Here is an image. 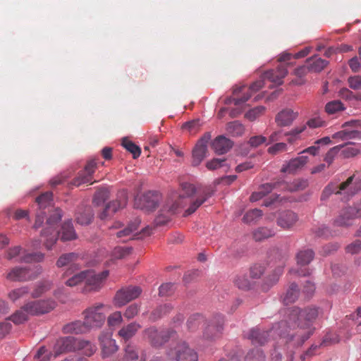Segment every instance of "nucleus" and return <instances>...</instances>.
<instances>
[{"label":"nucleus","instance_id":"1","mask_svg":"<svg viewBox=\"0 0 361 361\" xmlns=\"http://www.w3.org/2000/svg\"><path fill=\"white\" fill-rule=\"evenodd\" d=\"M319 313L320 310L314 306L303 309L294 307L289 311L288 321L279 322L269 331L252 329L247 338L252 344L262 345L269 341L270 336L277 334L280 345L293 342V345H301L314 334L315 327L313 324Z\"/></svg>","mask_w":361,"mask_h":361},{"label":"nucleus","instance_id":"2","mask_svg":"<svg viewBox=\"0 0 361 361\" xmlns=\"http://www.w3.org/2000/svg\"><path fill=\"white\" fill-rule=\"evenodd\" d=\"M109 310V307L99 303L83 311L84 320L90 330L102 327L106 320V314Z\"/></svg>","mask_w":361,"mask_h":361},{"label":"nucleus","instance_id":"3","mask_svg":"<svg viewBox=\"0 0 361 361\" xmlns=\"http://www.w3.org/2000/svg\"><path fill=\"white\" fill-rule=\"evenodd\" d=\"M176 331L172 329L158 330L150 327L144 331V338L154 347H161L171 338H175Z\"/></svg>","mask_w":361,"mask_h":361},{"label":"nucleus","instance_id":"4","mask_svg":"<svg viewBox=\"0 0 361 361\" xmlns=\"http://www.w3.org/2000/svg\"><path fill=\"white\" fill-rule=\"evenodd\" d=\"M61 217L62 212L57 208L54 209L47 221L48 227L42 231V237L45 238L44 243L48 250H50L57 240L59 233L53 226L61 219Z\"/></svg>","mask_w":361,"mask_h":361},{"label":"nucleus","instance_id":"5","mask_svg":"<svg viewBox=\"0 0 361 361\" xmlns=\"http://www.w3.org/2000/svg\"><path fill=\"white\" fill-rule=\"evenodd\" d=\"M195 186L189 183L181 184V194L178 197H173L169 201L166 205L168 212L171 214H175L179 208L183 207L188 202V197L195 192Z\"/></svg>","mask_w":361,"mask_h":361},{"label":"nucleus","instance_id":"6","mask_svg":"<svg viewBox=\"0 0 361 361\" xmlns=\"http://www.w3.org/2000/svg\"><path fill=\"white\" fill-rule=\"evenodd\" d=\"M41 273V267L37 266L35 269L31 267H16L11 269L6 274V279L11 281H26L35 279Z\"/></svg>","mask_w":361,"mask_h":361},{"label":"nucleus","instance_id":"7","mask_svg":"<svg viewBox=\"0 0 361 361\" xmlns=\"http://www.w3.org/2000/svg\"><path fill=\"white\" fill-rule=\"evenodd\" d=\"M307 185V183L304 180H295L292 183H286L284 181H279L275 183L263 184L259 190H260L264 195L271 192L275 188H280L281 190L294 192L300 190L305 189Z\"/></svg>","mask_w":361,"mask_h":361},{"label":"nucleus","instance_id":"8","mask_svg":"<svg viewBox=\"0 0 361 361\" xmlns=\"http://www.w3.org/2000/svg\"><path fill=\"white\" fill-rule=\"evenodd\" d=\"M168 356L176 361H197L198 359L197 353L185 342L178 343L174 349L168 352Z\"/></svg>","mask_w":361,"mask_h":361},{"label":"nucleus","instance_id":"9","mask_svg":"<svg viewBox=\"0 0 361 361\" xmlns=\"http://www.w3.org/2000/svg\"><path fill=\"white\" fill-rule=\"evenodd\" d=\"M338 185L340 195L348 200L361 191V178L353 175Z\"/></svg>","mask_w":361,"mask_h":361},{"label":"nucleus","instance_id":"10","mask_svg":"<svg viewBox=\"0 0 361 361\" xmlns=\"http://www.w3.org/2000/svg\"><path fill=\"white\" fill-rule=\"evenodd\" d=\"M55 307V301L47 300L28 302L23 306V309L29 314L38 315L48 313Z\"/></svg>","mask_w":361,"mask_h":361},{"label":"nucleus","instance_id":"11","mask_svg":"<svg viewBox=\"0 0 361 361\" xmlns=\"http://www.w3.org/2000/svg\"><path fill=\"white\" fill-rule=\"evenodd\" d=\"M142 293V289L139 286H129L118 290L115 297V305L118 307L125 305L130 301L136 299Z\"/></svg>","mask_w":361,"mask_h":361},{"label":"nucleus","instance_id":"12","mask_svg":"<svg viewBox=\"0 0 361 361\" xmlns=\"http://www.w3.org/2000/svg\"><path fill=\"white\" fill-rule=\"evenodd\" d=\"M264 86V80H259L253 82L249 87L246 86L237 87L233 89V94L238 95L239 93H243V96L233 99V102L235 105H240L247 102L252 96L253 92H256L262 88Z\"/></svg>","mask_w":361,"mask_h":361},{"label":"nucleus","instance_id":"13","mask_svg":"<svg viewBox=\"0 0 361 361\" xmlns=\"http://www.w3.org/2000/svg\"><path fill=\"white\" fill-rule=\"evenodd\" d=\"M85 279L84 291H95L99 290L103 283L104 279L109 276V271H104L100 274H95L91 270H85Z\"/></svg>","mask_w":361,"mask_h":361},{"label":"nucleus","instance_id":"14","mask_svg":"<svg viewBox=\"0 0 361 361\" xmlns=\"http://www.w3.org/2000/svg\"><path fill=\"white\" fill-rule=\"evenodd\" d=\"M22 248L20 246H16L10 248L7 252L6 258L9 260L15 259L16 262L30 263L32 262H40L44 258L42 253L27 254L20 256Z\"/></svg>","mask_w":361,"mask_h":361},{"label":"nucleus","instance_id":"15","mask_svg":"<svg viewBox=\"0 0 361 361\" xmlns=\"http://www.w3.org/2000/svg\"><path fill=\"white\" fill-rule=\"evenodd\" d=\"M78 340L72 336L63 337L57 340L54 347V357L64 353L76 351Z\"/></svg>","mask_w":361,"mask_h":361},{"label":"nucleus","instance_id":"16","mask_svg":"<svg viewBox=\"0 0 361 361\" xmlns=\"http://www.w3.org/2000/svg\"><path fill=\"white\" fill-rule=\"evenodd\" d=\"M160 199V195L157 192L148 191L139 199V204L137 202L136 204L141 209L150 212L158 207Z\"/></svg>","mask_w":361,"mask_h":361},{"label":"nucleus","instance_id":"17","mask_svg":"<svg viewBox=\"0 0 361 361\" xmlns=\"http://www.w3.org/2000/svg\"><path fill=\"white\" fill-rule=\"evenodd\" d=\"M210 139L209 135H204L200 139L196 144L195 148L192 150V165L194 166H198L206 156L207 151V145Z\"/></svg>","mask_w":361,"mask_h":361},{"label":"nucleus","instance_id":"18","mask_svg":"<svg viewBox=\"0 0 361 361\" xmlns=\"http://www.w3.org/2000/svg\"><path fill=\"white\" fill-rule=\"evenodd\" d=\"M96 168L97 163L94 160H91L87 162L84 170L80 171L78 177L73 180V184L75 186H79L83 183H92V175L94 174Z\"/></svg>","mask_w":361,"mask_h":361},{"label":"nucleus","instance_id":"19","mask_svg":"<svg viewBox=\"0 0 361 361\" xmlns=\"http://www.w3.org/2000/svg\"><path fill=\"white\" fill-rule=\"evenodd\" d=\"M357 216L351 207L343 208L339 215L334 219V224L336 226L348 227L354 224Z\"/></svg>","mask_w":361,"mask_h":361},{"label":"nucleus","instance_id":"20","mask_svg":"<svg viewBox=\"0 0 361 361\" xmlns=\"http://www.w3.org/2000/svg\"><path fill=\"white\" fill-rule=\"evenodd\" d=\"M78 269V266L73 264H71V267L64 272L63 277H69V279L65 282L66 286L73 287L79 285L82 282H85L86 274L85 271L75 274L74 271Z\"/></svg>","mask_w":361,"mask_h":361},{"label":"nucleus","instance_id":"21","mask_svg":"<svg viewBox=\"0 0 361 361\" xmlns=\"http://www.w3.org/2000/svg\"><path fill=\"white\" fill-rule=\"evenodd\" d=\"M224 318L219 315L215 321H212L204 330L203 336L206 339H214L217 337L223 329Z\"/></svg>","mask_w":361,"mask_h":361},{"label":"nucleus","instance_id":"22","mask_svg":"<svg viewBox=\"0 0 361 361\" xmlns=\"http://www.w3.org/2000/svg\"><path fill=\"white\" fill-rule=\"evenodd\" d=\"M99 341L103 357H109L118 350L116 341L112 339L111 334H101Z\"/></svg>","mask_w":361,"mask_h":361},{"label":"nucleus","instance_id":"23","mask_svg":"<svg viewBox=\"0 0 361 361\" xmlns=\"http://www.w3.org/2000/svg\"><path fill=\"white\" fill-rule=\"evenodd\" d=\"M298 221V214L292 211L281 212L277 217L276 223L283 229H290Z\"/></svg>","mask_w":361,"mask_h":361},{"label":"nucleus","instance_id":"24","mask_svg":"<svg viewBox=\"0 0 361 361\" xmlns=\"http://www.w3.org/2000/svg\"><path fill=\"white\" fill-rule=\"evenodd\" d=\"M298 116V112H295L291 109H284L276 115L275 122L280 127L290 126Z\"/></svg>","mask_w":361,"mask_h":361},{"label":"nucleus","instance_id":"25","mask_svg":"<svg viewBox=\"0 0 361 361\" xmlns=\"http://www.w3.org/2000/svg\"><path fill=\"white\" fill-rule=\"evenodd\" d=\"M288 74L286 66L284 64L280 65L276 70H269L265 72L263 75V79H267L275 85H281L283 79Z\"/></svg>","mask_w":361,"mask_h":361},{"label":"nucleus","instance_id":"26","mask_svg":"<svg viewBox=\"0 0 361 361\" xmlns=\"http://www.w3.org/2000/svg\"><path fill=\"white\" fill-rule=\"evenodd\" d=\"M127 198L125 194H122V197L120 200H116L108 203L103 212L99 214L101 219H105L116 213L118 209L126 206Z\"/></svg>","mask_w":361,"mask_h":361},{"label":"nucleus","instance_id":"27","mask_svg":"<svg viewBox=\"0 0 361 361\" xmlns=\"http://www.w3.org/2000/svg\"><path fill=\"white\" fill-rule=\"evenodd\" d=\"M124 352L123 357L118 361H145L140 349L135 345H127Z\"/></svg>","mask_w":361,"mask_h":361},{"label":"nucleus","instance_id":"28","mask_svg":"<svg viewBox=\"0 0 361 361\" xmlns=\"http://www.w3.org/2000/svg\"><path fill=\"white\" fill-rule=\"evenodd\" d=\"M233 146V142L223 135L216 137L212 143V148L218 154L226 153Z\"/></svg>","mask_w":361,"mask_h":361},{"label":"nucleus","instance_id":"29","mask_svg":"<svg viewBox=\"0 0 361 361\" xmlns=\"http://www.w3.org/2000/svg\"><path fill=\"white\" fill-rule=\"evenodd\" d=\"M307 162V156H300L297 158L290 160L281 168V172L288 173H294L298 170L302 169Z\"/></svg>","mask_w":361,"mask_h":361},{"label":"nucleus","instance_id":"30","mask_svg":"<svg viewBox=\"0 0 361 361\" xmlns=\"http://www.w3.org/2000/svg\"><path fill=\"white\" fill-rule=\"evenodd\" d=\"M214 194V190L211 188H205L202 192V196L197 198L190 203V207L185 210V216L190 215L194 213L209 197Z\"/></svg>","mask_w":361,"mask_h":361},{"label":"nucleus","instance_id":"31","mask_svg":"<svg viewBox=\"0 0 361 361\" xmlns=\"http://www.w3.org/2000/svg\"><path fill=\"white\" fill-rule=\"evenodd\" d=\"M63 331L65 334H80L88 332L90 329L86 325L85 320L83 322L78 320L65 325Z\"/></svg>","mask_w":361,"mask_h":361},{"label":"nucleus","instance_id":"32","mask_svg":"<svg viewBox=\"0 0 361 361\" xmlns=\"http://www.w3.org/2000/svg\"><path fill=\"white\" fill-rule=\"evenodd\" d=\"M305 63L309 68V71L314 73L322 71L329 64V61L317 57V56H313L307 59Z\"/></svg>","mask_w":361,"mask_h":361},{"label":"nucleus","instance_id":"33","mask_svg":"<svg viewBox=\"0 0 361 361\" xmlns=\"http://www.w3.org/2000/svg\"><path fill=\"white\" fill-rule=\"evenodd\" d=\"M140 327L141 326L139 324L136 322H132L121 328L119 330L118 334L124 340L128 341L136 334Z\"/></svg>","mask_w":361,"mask_h":361},{"label":"nucleus","instance_id":"34","mask_svg":"<svg viewBox=\"0 0 361 361\" xmlns=\"http://www.w3.org/2000/svg\"><path fill=\"white\" fill-rule=\"evenodd\" d=\"M298 295L299 289L298 285L295 283H292L290 284L282 298L283 302L285 305L293 303L298 299Z\"/></svg>","mask_w":361,"mask_h":361},{"label":"nucleus","instance_id":"35","mask_svg":"<svg viewBox=\"0 0 361 361\" xmlns=\"http://www.w3.org/2000/svg\"><path fill=\"white\" fill-rule=\"evenodd\" d=\"M61 240L62 241L71 240L76 238V233L71 221L65 222L61 227Z\"/></svg>","mask_w":361,"mask_h":361},{"label":"nucleus","instance_id":"36","mask_svg":"<svg viewBox=\"0 0 361 361\" xmlns=\"http://www.w3.org/2000/svg\"><path fill=\"white\" fill-rule=\"evenodd\" d=\"M314 256V253L310 249L301 250L296 255L297 263L300 266L307 265L313 259Z\"/></svg>","mask_w":361,"mask_h":361},{"label":"nucleus","instance_id":"37","mask_svg":"<svg viewBox=\"0 0 361 361\" xmlns=\"http://www.w3.org/2000/svg\"><path fill=\"white\" fill-rule=\"evenodd\" d=\"M275 235L274 229L259 227L253 232V238L256 241H262Z\"/></svg>","mask_w":361,"mask_h":361},{"label":"nucleus","instance_id":"38","mask_svg":"<svg viewBox=\"0 0 361 361\" xmlns=\"http://www.w3.org/2000/svg\"><path fill=\"white\" fill-rule=\"evenodd\" d=\"M233 282L239 289L248 290L250 287V281L245 273L237 274L233 277Z\"/></svg>","mask_w":361,"mask_h":361},{"label":"nucleus","instance_id":"39","mask_svg":"<svg viewBox=\"0 0 361 361\" xmlns=\"http://www.w3.org/2000/svg\"><path fill=\"white\" fill-rule=\"evenodd\" d=\"M205 324L204 317L200 314H195L189 317L187 326L189 330L193 331L199 328L200 325Z\"/></svg>","mask_w":361,"mask_h":361},{"label":"nucleus","instance_id":"40","mask_svg":"<svg viewBox=\"0 0 361 361\" xmlns=\"http://www.w3.org/2000/svg\"><path fill=\"white\" fill-rule=\"evenodd\" d=\"M78 343H80L78 344L76 350L82 351V353L86 356H91L97 350L96 346L90 341L79 339Z\"/></svg>","mask_w":361,"mask_h":361},{"label":"nucleus","instance_id":"41","mask_svg":"<svg viewBox=\"0 0 361 361\" xmlns=\"http://www.w3.org/2000/svg\"><path fill=\"white\" fill-rule=\"evenodd\" d=\"M326 121L317 113L312 115V116L310 118L305 124V126H307V127L311 129L322 128L326 126Z\"/></svg>","mask_w":361,"mask_h":361},{"label":"nucleus","instance_id":"42","mask_svg":"<svg viewBox=\"0 0 361 361\" xmlns=\"http://www.w3.org/2000/svg\"><path fill=\"white\" fill-rule=\"evenodd\" d=\"M122 146L129 152L133 154V157L134 159L140 157L141 153L140 148L137 146L135 143H133L131 140H130L127 137H124L122 139Z\"/></svg>","mask_w":361,"mask_h":361},{"label":"nucleus","instance_id":"43","mask_svg":"<svg viewBox=\"0 0 361 361\" xmlns=\"http://www.w3.org/2000/svg\"><path fill=\"white\" fill-rule=\"evenodd\" d=\"M29 293V288L27 286H22L16 289L12 290L8 294V298L13 301L16 302L18 300L24 298Z\"/></svg>","mask_w":361,"mask_h":361},{"label":"nucleus","instance_id":"44","mask_svg":"<svg viewBox=\"0 0 361 361\" xmlns=\"http://www.w3.org/2000/svg\"><path fill=\"white\" fill-rule=\"evenodd\" d=\"M308 72L310 71H309V68L306 63L305 65L297 68L294 71V75L297 76L298 78L292 80V83L299 85H302L305 82V80L303 79V78L306 75V74Z\"/></svg>","mask_w":361,"mask_h":361},{"label":"nucleus","instance_id":"45","mask_svg":"<svg viewBox=\"0 0 361 361\" xmlns=\"http://www.w3.org/2000/svg\"><path fill=\"white\" fill-rule=\"evenodd\" d=\"M226 130L232 136H240L245 131L243 126L237 121L228 123Z\"/></svg>","mask_w":361,"mask_h":361},{"label":"nucleus","instance_id":"46","mask_svg":"<svg viewBox=\"0 0 361 361\" xmlns=\"http://www.w3.org/2000/svg\"><path fill=\"white\" fill-rule=\"evenodd\" d=\"M78 258V255L74 252L67 253L62 255L56 262V265L59 267H62L69 265L75 262Z\"/></svg>","mask_w":361,"mask_h":361},{"label":"nucleus","instance_id":"47","mask_svg":"<svg viewBox=\"0 0 361 361\" xmlns=\"http://www.w3.org/2000/svg\"><path fill=\"white\" fill-rule=\"evenodd\" d=\"M172 310V307L170 305H164L158 307L155 309L150 315V319L152 321H156L157 319L161 318L162 316L170 312Z\"/></svg>","mask_w":361,"mask_h":361},{"label":"nucleus","instance_id":"48","mask_svg":"<svg viewBox=\"0 0 361 361\" xmlns=\"http://www.w3.org/2000/svg\"><path fill=\"white\" fill-rule=\"evenodd\" d=\"M262 216V212L258 209H254L248 211L243 216V221L250 224L259 220Z\"/></svg>","mask_w":361,"mask_h":361},{"label":"nucleus","instance_id":"49","mask_svg":"<svg viewBox=\"0 0 361 361\" xmlns=\"http://www.w3.org/2000/svg\"><path fill=\"white\" fill-rule=\"evenodd\" d=\"M139 224H140V221L135 220L134 222L129 224L128 226L125 228L123 230L117 232L116 233L117 238H121L123 237L130 236L133 232L137 230Z\"/></svg>","mask_w":361,"mask_h":361},{"label":"nucleus","instance_id":"50","mask_svg":"<svg viewBox=\"0 0 361 361\" xmlns=\"http://www.w3.org/2000/svg\"><path fill=\"white\" fill-rule=\"evenodd\" d=\"M344 109L345 108L343 103L338 100H334L328 102L325 106V111L329 114H333Z\"/></svg>","mask_w":361,"mask_h":361},{"label":"nucleus","instance_id":"51","mask_svg":"<svg viewBox=\"0 0 361 361\" xmlns=\"http://www.w3.org/2000/svg\"><path fill=\"white\" fill-rule=\"evenodd\" d=\"M109 198V191L107 188H101L98 190L94 196V202L97 205L104 203Z\"/></svg>","mask_w":361,"mask_h":361},{"label":"nucleus","instance_id":"52","mask_svg":"<svg viewBox=\"0 0 361 361\" xmlns=\"http://www.w3.org/2000/svg\"><path fill=\"white\" fill-rule=\"evenodd\" d=\"M332 194L340 195L338 185L334 183H329L324 189L321 195V200H327Z\"/></svg>","mask_w":361,"mask_h":361},{"label":"nucleus","instance_id":"53","mask_svg":"<svg viewBox=\"0 0 361 361\" xmlns=\"http://www.w3.org/2000/svg\"><path fill=\"white\" fill-rule=\"evenodd\" d=\"M245 361H265V359L262 350L253 349L247 354Z\"/></svg>","mask_w":361,"mask_h":361},{"label":"nucleus","instance_id":"54","mask_svg":"<svg viewBox=\"0 0 361 361\" xmlns=\"http://www.w3.org/2000/svg\"><path fill=\"white\" fill-rule=\"evenodd\" d=\"M27 314L23 307L20 310L16 311L11 315V320L16 324H20L27 320Z\"/></svg>","mask_w":361,"mask_h":361},{"label":"nucleus","instance_id":"55","mask_svg":"<svg viewBox=\"0 0 361 361\" xmlns=\"http://www.w3.org/2000/svg\"><path fill=\"white\" fill-rule=\"evenodd\" d=\"M132 248L128 247H116L114 248L112 256L114 259H123L129 255Z\"/></svg>","mask_w":361,"mask_h":361},{"label":"nucleus","instance_id":"56","mask_svg":"<svg viewBox=\"0 0 361 361\" xmlns=\"http://www.w3.org/2000/svg\"><path fill=\"white\" fill-rule=\"evenodd\" d=\"M343 147L344 146L341 145H337L331 148L327 152L324 157V161L328 164L329 166L333 163L335 157L337 156L341 149L343 148Z\"/></svg>","mask_w":361,"mask_h":361},{"label":"nucleus","instance_id":"57","mask_svg":"<svg viewBox=\"0 0 361 361\" xmlns=\"http://www.w3.org/2000/svg\"><path fill=\"white\" fill-rule=\"evenodd\" d=\"M92 219V214L90 210L86 209L83 213H78L76 216V221L81 225H87L90 224Z\"/></svg>","mask_w":361,"mask_h":361},{"label":"nucleus","instance_id":"58","mask_svg":"<svg viewBox=\"0 0 361 361\" xmlns=\"http://www.w3.org/2000/svg\"><path fill=\"white\" fill-rule=\"evenodd\" d=\"M52 192H47L37 197L36 202L41 208H44L49 205L52 200Z\"/></svg>","mask_w":361,"mask_h":361},{"label":"nucleus","instance_id":"59","mask_svg":"<svg viewBox=\"0 0 361 361\" xmlns=\"http://www.w3.org/2000/svg\"><path fill=\"white\" fill-rule=\"evenodd\" d=\"M51 287V284L49 281H44L39 283L37 288L32 293L33 298H38L45 291L49 290Z\"/></svg>","mask_w":361,"mask_h":361},{"label":"nucleus","instance_id":"60","mask_svg":"<svg viewBox=\"0 0 361 361\" xmlns=\"http://www.w3.org/2000/svg\"><path fill=\"white\" fill-rule=\"evenodd\" d=\"M123 321L121 312H115L110 314L107 319L108 325L109 326H115L119 325Z\"/></svg>","mask_w":361,"mask_h":361},{"label":"nucleus","instance_id":"61","mask_svg":"<svg viewBox=\"0 0 361 361\" xmlns=\"http://www.w3.org/2000/svg\"><path fill=\"white\" fill-rule=\"evenodd\" d=\"M265 108L262 106H257L245 114V117L250 121L255 120L259 115L262 114Z\"/></svg>","mask_w":361,"mask_h":361},{"label":"nucleus","instance_id":"62","mask_svg":"<svg viewBox=\"0 0 361 361\" xmlns=\"http://www.w3.org/2000/svg\"><path fill=\"white\" fill-rule=\"evenodd\" d=\"M360 153V150L353 146L346 147L343 148L341 151V155L343 158L348 159L350 157H353Z\"/></svg>","mask_w":361,"mask_h":361},{"label":"nucleus","instance_id":"63","mask_svg":"<svg viewBox=\"0 0 361 361\" xmlns=\"http://www.w3.org/2000/svg\"><path fill=\"white\" fill-rule=\"evenodd\" d=\"M140 311V305L137 304H132L127 307L125 311L124 317L128 319H133L137 314Z\"/></svg>","mask_w":361,"mask_h":361},{"label":"nucleus","instance_id":"64","mask_svg":"<svg viewBox=\"0 0 361 361\" xmlns=\"http://www.w3.org/2000/svg\"><path fill=\"white\" fill-rule=\"evenodd\" d=\"M349 87L353 90L361 88V75H355L349 77L348 79Z\"/></svg>","mask_w":361,"mask_h":361}]
</instances>
